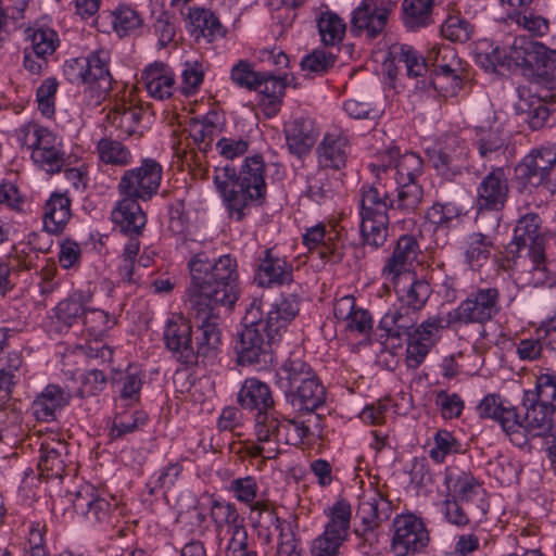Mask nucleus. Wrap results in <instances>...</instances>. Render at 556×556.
Returning a JSON list of instances; mask_svg holds the SVG:
<instances>
[{"instance_id": "25", "label": "nucleus", "mask_w": 556, "mask_h": 556, "mask_svg": "<svg viewBox=\"0 0 556 556\" xmlns=\"http://www.w3.org/2000/svg\"><path fill=\"white\" fill-rule=\"evenodd\" d=\"M417 312L404 305L389 309L379 323V328L383 329L389 337L397 339L413 338L416 328Z\"/></svg>"}, {"instance_id": "58", "label": "nucleus", "mask_w": 556, "mask_h": 556, "mask_svg": "<svg viewBox=\"0 0 556 556\" xmlns=\"http://www.w3.org/2000/svg\"><path fill=\"white\" fill-rule=\"evenodd\" d=\"M460 215L459 208L452 203L433 204L427 212V219L438 227L450 228Z\"/></svg>"}, {"instance_id": "5", "label": "nucleus", "mask_w": 556, "mask_h": 556, "mask_svg": "<svg viewBox=\"0 0 556 556\" xmlns=\"http://www.w3.org/2000/svg\"><path fill=\"white\" fill-rule=\"evenodd\" d=\"M20 147L30 153L35 164L49 174L59 173L65 163V153L58 137L37 124H27L16 130Z\"/></svg>"}, {"instance_id": "39", "label": "nucleus", "mask_w": 556, "mask_h": 556, "mask_svg": "<svg viewBox=\"0 0 556 556\" xmlns=\"http://www.w3.org/2000/svg\"><path fill=\"white\" fill-rule=\"evenodd\" d=\"M495 420L500 422L514 444L523 446L528 443L527 434L523 433L522 417L517 413L516 407L503 406Z\"/></svg>"}, {"instance_id": "53", "label": "nucleus", "mask_w": 556, "mask_h": 556, "mask_svg": "<svg viewBox=\"0 0 556 556\" xmlns=\"http://www.w3.org/2000/svg\"><path fill=\"white\" fill-rule=\"evenodd\" d=\"M426 155L438 173L446 178H451L459 172L458 166L454 164V155L441 148L440 143L426 149Z\"/></svg>"}, {"instance_id": "49", "label": "nucleus", "mask_w": 556, "mask_h": 556, "mask_svg": "<svg viewBox=\"0 0 556 556\" xmlns=\"http://www.w3.org/2000/svg\"><path fill=\"white\" fill-rule=\"evenodd\" d=\"M424 162L419 155L414 152H406L396 159L394 165V179L396 182L416 181V178L422 174Z\"/></svg>"}, {"instance_id": "38", "label": "nucleus", "mask_w": 556, "mask_h": 556, "mask_svg": "<svg viewBox=\"0 0 556 556\" xmlns=\"http://www.w3.org/2000/svg\"><path fill=\"white\" fill-rule=\"evenodd\" d=\"M529 403L540 404L541 407H548L556 410V376L542 374L538 377L535 390H528L523 394Z\"/></svg>"}, {"instance_id": "57", "label": "nucleus", "mask_w": 556, "mask_h": 556, "mask_svg": "<svg viewBox=\"0 0 556 556\" xmlns=\"http://www.w3.org/2000/svg\"><path fill=\"white\" fill-rule=\"evenodd\" d=\"M346 540L333 531L324 530L317 539L314 540L312 553L313 556H338L339 548Z\"/></svg>"}, {"instance_id": "41", "label": "nucleus", "mask_w": 556, "mask_h": 556, "mask_svg": "<svg viewBox=\"0 0 556 556\" xmlns=\"http://www.w3.org/2000/svg\"><path fill=\"white\" fill-rule=\"evenodd\" d=\"M99 159L110 165L126 166L130 163V151L119 141L102 138L97 144Z\"/></svg>"}, {"instance_id": "12", "label": "nucleus", "mask_w": 556, "mask_h": 556, "mask_svg": "<svg viewBox=\"0 0 556 556\" xmlns=\"http://www.w3.org/2000/svg\"><path fill=\"white\" fill-rule=\"evenodd\" d=\"M295 419H289L277 410L261 414L256 418L255 434L261 443L298 444L299 434H294Z\"/></svg>"}, {"instance_id": "24", "label": "nucleus", "mask_w": 556, "mask_h": 556, "mask_svg": "<svg viewBox=\"0 0 556 556\" xmlns=\"http://www.w3.org/2000/svg\"><path fill=\"white\" fill-rule=\"evenodd\" d=\"M522 406L526 409L522 422L523 433L527 434V438L554 435V410H552V408L541 407V405L536 403H529V401L523 397Z\"/></svg>"}, {"instance_id": "8", "label": "nucleus", "mask_w": 556, "mask_h": 556, "mask_svg": "<svg viewBox=\"0 0 556 556\" xmlns=\"http://www.w3.org/2000/svg\"><path fill=\"white\" fill-rule=\"evenodd\" d=\"M556 165V143H546L531 150L515 167L517 181L523 187L548 186Z\"/></svg>"}, {"instance_id": "46", "label": "nucleus", "mask_w": 556, "mask_h": 556, "mask_svg": "<svg viewBox=\"0 0 556 556\" xmlns=\"http://www.w3.org/2000/svg\"><path fill=\"white\" fill-rule=\"evenodd\" d=\"M116 320L114 316L98 308H86L83 324L90 339L102 338L111 328L114 327Z\"/></svg>"}, {"instance_id": "1", "label": "nucleus", "mask_w": 556, "mask_h": 556, "mask_svg": "<svg viewBox=\"0 0 556 556\" xmlns=\"http://www.w3.org/2000/svg\"><path fill=\"white\" fill-rule=\"evenodd\" d=\"M188 267L191 278L188 303L197 323L193 342L197 364L199 357L216 355L222 340L218 320L222 309H230L238 300V274L230 255L211 262L205 253H199L189 261Z\"/></svg>"}, {"instance_id": "51", "label": "nucleus", "mask_w": 556, "mask_h": 556, "mask_svg": "<svg viewBox=\"0 0 556 556\" xmlns=\"http://www.w3.org/2000/svg\"><path fill=\"white\" fill-rule=\"evenodd\" d=\"M329 521L325 526V530L333 531L348 539L351 521V505L345 500L338 501L329 510Z\"/></svg>"}, {"instance_id": "52", "label": "nucleus", "mask_w": 556, "mask_h": 556, "mask_svg": "<svg viewBox=\"0 0 556 556\" xmlns=\"http://www.w3.org/2000/svg\"><path fill=\"white\" fill-rule=\"evenodd\" d=\"M428 59L435 67L434 74H451L457 73L459 67V60L455 50L451 46H442L431 49Z\"/></svg>"}, {"instance_id": "27", "label": "nucleus", "mask_w": 556, "mask_h": 556, "mask_svg": "<svg viewBox=\"0 0 556 556\" xmlns=\"http://www.w3.org/2000/svg\"><path fill=\"white\" fill-rule=\"evenodd\" d=\"M90 296L75 291L60 301L54 308V318L60 331H67L80 318L83 319Z\"/></svg>"}, {"instance_id": "2", "label": "nucleus", "mask_w": 556, "mask_h": 556, "mask_svg": "<svg viewBox=\"0 0 556 556\" xmlns=\"http://www.w3.org/2000/svg\"><path fill=\"white\" fill-rule=\"evenodd\" d=\"M121 199L111 212L113 230L128 238L117 267L118 275L124 282L136 281V273L139 254V167L128 169L122 176L118 184Z\"/></svg>"}, {"instance_id": "40", "label": "nucleus", "mask_w": 556, "mask_h": 556, "mask_svg": "<svg viewBox=\"0 0 556 556\" xmlns=\"http://www.w3.org/2000/svg\"><path fill=\"white\" fill-rule=\"evenodd\" d=\"M318 30L321 41L326 46H334L342 41L346 25L344 21L333 12H325L318 20Z\"/></svg>"}, {"instance_id": "63", "label": "nucleus", "mask_w": 556, "mask_h": 556, "mask_svg": "<svg viewBox=\"0 0 556 556\" xmlns=\"http://www.w3.org/2000/svg\"><path fill=\"white\" fill-rule=\"evenodd\" d=\"M441 33L451 41L466 42L471 37V26L458 17H448L442 25Z\"/></svg>"}, {"instance_id": "33", "label": "nucleus", "mask_w": 556, "mask_h": 556, "mask_svg": "<svg viewBox=\"0 0 556 556\" xmlns=\"http://www.w3.org/2000/svg\"><path fill=\"white\" fill-rule=\"evenodd\" d=\"M144 80L146 89L154 100L163 101L172 96L174 78L165 73L163 64L147 67Z\"/></svg>"}, {"instance_id": "26", "label": "nucleus", "mask_w": 556, "mask_h": 556, "mask_svg": "<svg viewBox=\"0 0 556 556\" xmlns=\"http://www.w3.org/2000/svg\"><path fill=\"white\" fill-rule=\"evenodd\" d=\"M349 140L342 132L326 134L317 148L318 162L323 167L340 169L345 166Z\"/></svg>"}, {"instance_id": "21", "label": "nucleus", "mask_w": 556, "mask_h": 556, "mask_svg": "<svg viewBox=\"0 0 556 556\" xmlns=\"http://www.w3.org/2000/svg\"><path fill=\"white\" fill-rule=\"evenodd\" d=\"M188 21V28L197 42L211 43L225 35V29L218 17L204 8H188L185 14Z\"/></svg>"}, {"instance_id": "36", "label": "nucleus", "mask_w": 556, "mask_h": 556, "mask_svg": "<svg viewBox=\"0 0 556 556\" xmlns=\"http://www.w3.org/2000/svg\"><path fill=\"white\" fill-rule=\"evenodd\" d=\"M433 0H404L402 4L404 25L416 30L432 23Z\"/></svg>"}, {"instance_id": "23", "label": "nucleus", "mask_w": 556, "mask_h": 556, "mask_svg": "<svg viewBox=\"0 0 556 556\" xmlns=\"http://www.w3.org/2000/svg\"><path fill=\"white\" fill-rule=\"evenodd\" d=\"M238 402L247 409H257L256 418L261 414L276 410L269 387L255 378L244 381L238 393Z\"/></svg>"}, {"instance_id": "20", "label": "nucleus", "mask_w": 556, "mask_h": 556, "mask_svg": "<svg viewBox=\"0 0 556 556\" xmlns=\"http://www.w3.org/2000/svg\"><path fill=\"white\" fill-rule=\"evenodd\" d=\"M71 393L59 384L50 383L35 397L31 403V413L38 421L50 422L56 414L68 405Z\"/></svg>"}, {"instance_id": "42", "label": "nucleus", "mask_w": 556, "mask_h": 556, "mask_svg": "<svg viewBox=\"0 0 556 556\" xmlns=\"http://www.w3.org/2000/svg\"><path fill=\"white\" fill-rule=\"evenodd\" d=\"M493 242L490 236L477 232L469 236L466 261L471 268L481 267L490 257Z\"/></svg>"}, {"instance_id": "50", "label": "nucleus", "mask_w": 556, "mask_h": 556, "mask_svg": "<svg viewBox=\"0 0 556 556\" xmlns=\"http://www.w3.org/2000/svg\"><path fill=\"white\" fill-rule=\"evenodd\" d=\"M476 146L482 157L497 152L506 147V137L501 127H490L489 129L478 128Z\"/></svg>"}, {"instance_id": "7", "label": "nucleus", "mask_w": 556, "mask_h": 556, "mask_svg": "<svg viewBox=\"0 0 556 556\" xmlns=\"http://www.w3.org/2000/svg\"><path fill=\"white\" fill-rule=\"evenodd\" d=\"M501 309L500 292L496 288H483L471 293L447 314L446 324H484Z\"/></svg>"}, {"instance_id": "62", "label": "nucleus", "mask_w": 556, "mask_h": 556, "mask_svg": "<svg viewBox=\"0 0 556 556\" xmlns=\"http://www.w3.org/2000/svg\"><path fill=\"white\" fill-rule=\"evenodd\" d=\"M263 77L262 72H254L247 61H239L231 70V79L240 87L253 90L258 79Z\"/></svg>"}, {"instance_id": "19", "label": "nucleus", "mask_w": 556, "mask_h": 556, "mask_svg": "<svg viewBox=\"0 0 556 556\" xmlns=\"http://www.w3.org/2000/svg\"><path fill=\"white\" fill-rule=\"evenodd\" d=\"M541 42L528 37H516L511 45L506 48L496 47L491 52V60L502 66L513 65L529 70Z\"/></svg>"}, {"instance_id": "56", "label": "nucleus", "mask_w": 556, "mask_h": 556, "mask_svg": "<svg viewBox=\"0 0 556 556\" xmlns=\"http://www.w3.org/2000/svg\"><path fill=\"white\" fill-rule=\"evenodd\" d=\"M430 87L445 101L456 96L462 89V78L457 73L434 74Z\"/></svg>"}, {"instance_id": "6", "label": "nucleus", "mask_w": 556, "mask_h": 556, "mask_svg": "<svg viewBox=\"0 0 556 556\" xmlns=\"http://www.w3.org/2000/svg\"><path fill=\"white\" fill-rule=\"evenodd\" d=\"M509 193L508 177L503 167L493 168L477 187V223H482L486 212H495L492 229L500 227L498 213L504 208Z\"/></svg>"}, {"instance_id": "45", "label": "nucleus", "mask_w": 556, "mask_h": 556, "mask_svg": "<svg viewBox=\"0 0 556 556\" xmlns=\"http://www.w3.org/2000/svg\"><path fill=\"white\" fill-rule=\"evenodd\" d=\"M519 100L528 104L544 103L556 104V92L553 87L543 84L540 79H532L528 85L518 88Z\"/></svg>"}, {"instance_id": "43", "label": "nucleus", "mask_w": 556, "mask_h": 556, "mask_svg": "<svg viewBox=\"0 0 556 556\" xmlns=\"http://www.w3.org/2000/svg\"><path fill=\"white\" fill-rule=\"evenodd\" d=\"M432 293L430 283L425 278H415L404 293L399 298L400 304L419 312L426 305Z\"/></svg>"}, {"instance_id": "15", "label": "nucleus", "mask_w": 556, "mask_h": 556, "mask_svg": "<svg viewBox=\"0 0 556 556\" xmlns=\"http://www.w3.org/2000/svg\"><path fill=\"white\" fill-rule=\"evenodd\" d=\"M541 217L535 213L521 216L514 229V239L510 247L515 245L518 252L521 248H528L530 260L535 262L544 257V238L541 235Z\"/></svg>"}, {"instance_id": "61", "label": "nucleus", "mask_w": 556, "mask_h": 556, "mask_svg": "<svg viewBox=\"0 0 556 556\" xmlns=\"http://www.w3.org/2000/svg\"><path fill=\"white\" fill-rule=\"evenodd\" d=\"M238 178L237 170L230 165L217 167L214 175V184L222 194L227 208L229 210V199L232 197L233 180Z\"/></svg>"}, {"instance_id": "34", "label": "nucleus", "mask_w": 556, "mask_h": 556, "mask_svg": "<svg viewBox=\"0 0 556 556\" xmlns=\"http://www.w3.org/2000/svg\"><path fill=\"white\" fill-rule=\"evenodd\" d=\"M529 71L532 72L534 78L554 89L556 86V50L541 43Z\"/></svg>"}, {"instance_id": "4", "label": "nucleus", "mask_w": 556, "mask_h": 556, "mask_svg": "<svg viewBox=\"0 0 556 556\" xmlns=\"http://www.w3.org/2000/svg\"><path fill=\"white\" fill-rule=\"evenodd\" d=\"M265 162L261 154L245 157L238 178L233 180L232 197L229 199V213L241 220L250 204L263 205L266 199Z\"/></svg>"}, {"instance_id": "29", "label": "nucleus", "mask_w": 556, "mask_h": 556, "mask_svg": "<svg viewBox=\"0 0 556 556\" xmlns=\"http://www.w3.org/2000/svg\"><path fill=\"white\" fill-rule=\"evenodd\" d=\"M419 252V244L415 237L403 235L399 238L392 255L388 258L383 267L384 275L397 277L407 264L416 261Z\"/></svg>"}, {"instance_id": "17", "label": "nucleus", "mask_w": 556, "mask_h": 556, "mask_svg": "<svg viewBox=\"0 0 556 556\" xmlns=\"http://www.w3.org/2000/svg\"><path fill=\"white\" fill-rule=\"evenodd\" d=\"M254 281L266 288L290 285L293 282V266L285 258L274 256L270 249H266L258 258Z\"/></svg>"}, {"instance_id": "30", "label": "nucleus", "mask_w": 556, "mask_h": 556, "mask_svg": "<svg viewBox=\"0 0 556 556\" xmlns=\"http://www.w3.org/2000/svg\"><path fill=\"white\" fill-rule=\"evenodd\" d=\"M389 210H394L393 198L376 186L362 188L359 215L389 217Z\"/></svg>"}, {"instance_id": "13", "label": "nucleus", "mask_w": 556, "mask_h": 556, "mask_svg": "<svg viewBox=\"0 0 556 556\" xmlns=\"http://www.w3.org/2000/svg\"><path fill=\"white\" fill-rule=\"evenodd\" d=\"M301 299L294 292L282 293L271 305L266 317L260 318L262 329H267L269 340H279L290 323L300 312Z\"/></svg>"}, {"instance_id": "47", "label": "nucleus", "mask_w": 556, "mask_h": 556, "mask_svg": "<svg viewBox=\"0 0 556 556\" xmlns=\"http://www.w3.org/2000/svg\"><path fill=\"white\" fill-rule=\"evenodd\" d=\"M452 481H454V483L452 489L448 488L452 492V494H448L450 497L460 502H469L477 495L479 483L470 473L460 472L454 478L453 473L447 470L445 473V483L448 484Z\"/></svg>"}, {"instance_id": "60", "label": "nucleus", "mask_w": 556, "mask_h": 556, "mask_svg": "<svg viewBox=\"0 0 556 556\" xmlns=\"http://www.w3.org/2000/svg\"><path fill=\"white\" fill-rule=\"evenodd\" d=\"M336 56L325 50H314L301 62L302 70L307 73L321 74L333 66Z\"/></svg>"}, {"instance_id": "64", "label": "nucleus", "mask_w": 556, "mask_h": 556, "mask_svg": "<svg viewBox=\"0 0 556 556\" xmlns=\"http://www.w3.org/2000/svg\"><path fill=\"white\" fill-rule=\"evenodd\" d=\"M106 386V377L102 370L91 369L80 377L78 393L80 396H92L101 392Z\"/></svg>"}, {"instance_id": "11", "label": "nucleus", "mask_w": 556, "mask_h": 556, "mask_svg": "<svg viewBox=\"0 0 556 556\" xmlns=\"http://www.w3.org/2000/svg\"><path fill=\"white\" fill-rule=\"evenodd\" d=\"M390 11L378 0H363L354 10L351 33L372 40L386 28Z\"/></svg>"}, {"instance_id": "44", "label": "nucleus", "mask_w": 556, "mask_h": 556, "mask_svg": "<svg viewBox=\"0 0 556 556\" xmlns=\"http://www.w3.org/2000/svg\"><path fill=\"white\" fill-rule=\"evenodd\" d=\"M397 184V195L393 198L394 210L414 212L422 201L424 190L417 181Z\"/></svg>"}, {"instance_id": "10", "label": "nucleus", "mask_w": 556, "mask_h": 556, "mask_svg": "<svg viewBox=\"0 0 556 556\" xmlns=\"http://www.w3.org/2000/svg\"><path fill=\"white\" fill-rule=\"evenodd\" d=\"M38 470L47 479H62L74 466L64 440L47 438L40 443Z\"/></svg>"}, {"instance_id": "22", "label": "nucleus", "mask_w": 556, "mask_h": 556, "mask_svg": "<svg viewBox=\"0 0 556 556\" xmlns=\"http://www.w3.org/2000/svg\"><path fill=\"white\" fill-rule=\"evenodd\" d=\"M277 376L287 396L318 379L309 365L299 357L287 359L279 368Z\"/></svg>"}, {"instance_id": "31", "label": "nucleus", "mask_w": 556, "mask_h": 556, "mask_svg": "<svg viewBox=\"0 0 556 556\" xmlns=\"http://www.w3.org/2000/svg\"><path fill=\"white\" fill-rule=\"evenodd\" d=\"M287 397L295 410L311 413L325 403L326 390L316 379Z\"/></svg>"}, {"instance_id": "54", "label": "nucleus", "mask_w": 556, "mask_h": 556, "mask_svg": "<svg viewBox=\"0 0 556 556\" xmlns=\"http://www.w3.org/2000/svg\"><path fill=\"white\" fill-rule=\"evenodd\" d=\"M262 73L263 77L258 79L253 90L268 99L269 104L280 102L288 87V83L282 77H276L264 72Z\"/></svg>"}, {"instance_id": "18", "label": "nucleus", "mask_w": 556, "mask_h": 556, "mask_svg": "<svg viewBox=\"0 0 556 556\" xmlns=\"http://www.w3.org/2000/svg\"><path fill=\"white\" fill-rule=\"evenodd\" d=\"M88 72L86 86L91 97L97 98L98 104L105 100L112 88V76L109 72L110 54L105 50L91 52L87 58Z\"/></svg>"}, {"instance_id": "9", "label": "nucleus", "mask_w": 556, "mask_h": 556, "mask_svg": "<svg viewBox=\"0 0 556 556\" xmlns=\"http://www.w3.org/2000/svg\"><path fill=\"white\" fill-rule=\"evenodd\" d=\"M392 527L391 551L395 556L420 553L430 542L424 521L413 514L397 515Z\"/></svg>"}, {"instance_id": "48", "label": "nucleus", "mask_w": 556, "mask_h": 556, "mask_svg": "<svg viewBox=\"0 0 556 556\" xmlns=\"http://www.w3.org/2000/svg\"><path fill=\"white\" fill-rule=\"evenodd\" d=\"M162 179V166L152 159L141 161V201L151 200L157 193Z\"/></svg>"}, {"instance_id": "3", "label": "nucleus", "mask_w": 556, "mask_h": 556, "mask_svg": "<svg viewBox=\"0 0 556 556\" xmlns=\"http://www.w3.org/2000/svg\"><path fill=\"white\" fill-rule=\"evenodd\" d=\"M263 315V301L253 299L245 309L244 327L237 332L233 350L240 366L265 368L273 363L271 344L267 329H262L260 318Z\"/></svg>"}, {"instance_id": "37", "label": "nucleus", "mask_w": 556, "mask_h": 556, "mask_svg": "<svg viewBox=\"0 0 556 556\" xmlns=\"http://www.w3.org/2000/svg\"><path fill=\"white\" fill-rule=\"evenodd\" d=\"M393 60L403 64L408 77H421L427 73L425 59L408 45H393L390 50Z\"/></svg>"}, {"instance_id": "28", "label": "nucleus", "mask_w": 556, "mask_h": 556, "mask_svg": "<svg viewBox=\"0 0 556 556\" xmlns=\"http://www.w3.org/2000/svg\"><path fill=\"white\" fill-rule=\"evenodd\" d=\"M72 217L71 200L65 193L53 192L43 207L45 228L51 233L61 232Z\"/></svg>"}, {"instance_id": "14", "label": "nucleus", "mask_w": 556, "mask_h": 556, "mask_svg": "<svg viewBox=\"0 0 556 556\" xmlns=\"http://www.w3.org/2000/svg\"><path fill=\"white\" fill-rule=\"evenodd\" d=\"M164 341L166 348L181 364H195L193 331L190 320L181 315L169 319L164 330Z\"/></svg>"}, {"instance_id": "16", "label": "nucleus", "mask_w": 556, "mask_h": 556, "mask_svg": "<svg viewBox=\"0 0 556 556\" xmlns=\"http://www.w3.org/2000/svg\"><path fill=\"white\" fill-rule=\"evenodd\" d=\"M320 129L315 119L299 117L285 124L283 134L288 151L301 159L307 155L313 149Z\"/></svg>"}, {"instance_id": "59", "label": "nucleus", "mask_w": 556, "mask_h": 556, "mask_svg": "<svg viewBox=\"0 0 556 556\" xmlns=\"http://www.w3.org/2000/svg\"><path fill=\"white\" fill-rule=\"evenodd\" d=\"M113 15V26L119 37L128 35L139 26L138 13L128 5H119Z\"/></svg>"}, {"instance_id": "55", "label": "nucleus", "mask_w": 556, "mask_h": 556, "mask_svg": "<svg viewBox=\"0 0 556 556\" xmlns=\"http://www.w3.org/2000/svg\"><path fill=\"white\" fill-rule=\"evenodd\" d=\"M211 516L217 528L224 525L233 528L243 522V518L240 517L235 504L224 501L214 500L212 502Z\"/></svg>"}, {"instance_id": "32", "label": "nucleus", "mask_w": 556, "mask_h": 556, "mask_svg": "<svg viewBox=\"0 0 556 556\" xmlns=\"http://www.w3.org/2000/svg\"><path fill=\"white\" fill-rule=\"evenodd\" d=\"M389 217L361 215V238L364 245L374 250L381 248L389 235Z\"/></svg>"}, {"instance_id": "35", "label": "nucleus", "mask_w": 556, "mask_h": 556, "mask_svg": "<svg viewBox=\"0 0 556 556\" xmlns=\"http://www.w3.org/2000/svg\"><path fill=\"white\" fill-rule=\"evenodd\" d=\"M26 40L29 41L27 47L35 52L36 55L49 58L52 55L60 45L56 31L50 27H28L26 30Z\"/></svg>"}]
</instances>
